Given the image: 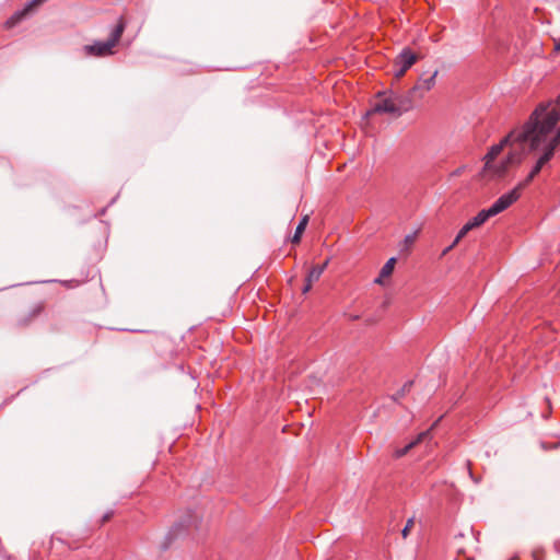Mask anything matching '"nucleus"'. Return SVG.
<instances>
[{"instance_id": "1", "label": "nucleus", "mask_w": 560, "mask_h": 560, "mask_svg": "<svg viewBox=\"0 0 560 560\" xmlns=\"http://www.w3.org/2000/svg\"><path fill=\"white\" fill-rule=\"evenodd\" d=\"M533 129H530L529 124L526 121L521 128L512 130L508 136H505L499 143L492 145L487 153L486 167L491 168V163L500 155V153L505 148H510L506 160L502 165L501 172H505V170L511 165H516L522 162L523 159V150L525 144H528L530 151L536 152L539 149L533 148Z\"/></svg>"}, {"instance_id": "2", "label": "nucleus", "mask_w": 560, "mask_h": 560, "mask_svg": "<svg viewBox=\"0 0 560 560\" xmlns=\"http://www.w3.org/2000/svg\"><path fill=\"white\" fill-rule=\"evenodd\" d=\"M412 108V98L407 95H400L389 92H378L373 102L370 114H392L400 116L402 113Z\"/></svg>"}, {"instance_id": "3", "label": "nucleus", "mask_w": 560, "mask_h": 560, "mask_svg": "<svg viewBox=\"0 0 560 560\" xmlns=\"http://www.w3.org/2000/svg\"><path fill=\"white\" fill-rule=\"evenodd\" d=\"M560 119V94L557 96L555 101H549L547 103H540L535 110L530 114L527 122L528 124H538L542 122V127L538 131V136H536L535 142L537 143L538 139L545 137L546 132L550 129L555 128Z\"/></svg>"}, {"instance_id": "4", "label": "nucleus", "mask_w": 560, "mask_h": 560, "mask_svg": "<svg viewBox=\"0 0 560 560\" xmlns=\"http://www.w3.org/2000/svg\"><path fill=\"white\" fill-rule=\"evenodd\" d=\"M544 160V158L537 159L535 165L533 166L526 178L520 182L511 191L500 196L492 203V206L488 208L493 217L503 212L520 199L523 189H525L533 182V179L545 168Z\"/></svg>"}, {"instance_id": "5", "label": "nucleus", "mask_w": 560, "mask_h": 560, "mask_svg": "<svg viewBox=\"0 0 560 560\" xmlns=\"http://www.w3.org/2000/svg\"><path fill=\"white\" fill-rule=\"evenodd\" d=\"M126 20L124 16H120L117 21V24L113 27L109 38L106 42H95L92 45H85L83 50L86 56L93 57H106L114 54V48L118 45L125 28H126Z\"/></svg>"}, {"instance_id": "6", "label": "nucleus", "mask_w": 560, "mask_h": 560, "mask_svg": "<svg viewBox=\"0 0 560 560\" xmlns=\"http://www.w3.org/2000/svg\"><path fill=\"white\" fill-rule=\"evenodd\" d=\"M199 518L196 514L188 511L184 513L171 527L167 534V541L185 537L190 535L194 530L198 528Z\"/></svg>"}, {"instance_id": "7", "label": "nucleus", "mask_w": 560, "mask_h": 560, "mask_svg": "<svg viewBox=\"0 0 560 560\" xmlns=\"http://www.w3.org/2000/svg\"><path fill=\"white\" fill-rule=\"evenodd\" d=\"M438 73L439 71L434 70L432 73L420 75L412 89L406 94L409 98H412V105L416 101L422 100L434 88Z\"/></svg>"}, {"instance_id": "8", "label": "nucleus", "mask_w": 560, "mask_h": 560, "mask_svg": "<svg viewBox=\"0 0 560 560\" xmlns=\"http://www.w3.org/2000/svg\"><path fill=\"white\" fill-rule=\"evenodd\" d=\"M419 57L410 48H404L394 59L393 73L396 79H400L418 61Z\"/></svg>"}, {"instance_id": "9", "label": "nucleus", "mask_w": 560, "mask_h": 560, "mask_svg": "<svg viewBox=\"0 0 560 560\" xmlns=\"http://www.w3.org/2000/svg\"><path fill=\"white\" fill-rule=\"evenodd\" d=\"M493 215L491 214V212L489 211V209H482L481 211L478 212L477 215H475L472 219H470L466 224H464V226L459 230L458 234L456 235L455 240L453 241V243L444 250V254L448 253L450 250H452L458 243L459 241L466 236V234L474 230V229H477L479 226H481L488 219L492 218Z\"/></svg>"}, {"instance_id": "10", "label": "nucleus", "mask_w": 560, "mask_h": 560, "mask_svg": "<svg viewBox=\"0 0 560 560\" xmlns=\"http://www.w3.org/2000/svg\"><path fill=\"white\" fill-rule=\"evenodd\" d=\"M47 0H32L30 1L22 10L16 11L12 16H10L5 22L7 28H12L18 25L22 20H24L28 14H31L35 9H37L40 4L46 2Z\"/></svg>"}, {"instance_id": "11", "label": "nucleus", "mask_w": 560, "mask_h": 560, "mask_svg": "<svg viewBox=\"0 0 560 560\" xmlns=\"http://www.w3.org/2000/svg\"><path fill=\"white\" fill-rule=\"evenodd\" d=\"M395 264H396V258H394V257L389 258V259L385 262V265L382 267V269H381V271H380L378 277L375 279V282H376V283L382 284V283H383V280H384L385 278L390 277V275H392V273H393V271H394Z\"/></svg>"}, {"instance_id": "12", "label": "nucleus", "mask_w": 560, "mask_h": 560, "mask_svg": "<svg viewBox=\"0 0 560 560\" xmlns=\"http://www.w3.org/2000/svg\"><path fill=\"white\" fill-rule=\"evenodd\" d=\"M429 435V431L420 433L416 441L408 443L405 447L395 451V457L399 458L406 455L417 443Z\"/></svg>"}, {"instance_id": "13", "label": "nucleus", "mask_w": 560, "mask_h": 560, "mask_svg": "<svg viewBox=\"0 0 560 560\" xmlns=\"http://www.w3.org/2000/svg\"><path fill=\"white\" fill-rule=\"evenodd\" d=\"M307 222H308V217L305 215L301 221L300 223L298 224L296 229H295V233L293 235V237L291 238V242L293 244H299L300 241H301V237H302V234L304 233L305 231V228L307 225Z\"/></svg>"}, {"instance_id": "14", "label": "nucleus", "mask_w": 560, "mask_h": 560, "mask_svg": "<svg viewBox=\"0 0 560 560\" xmlns=\"http://www.w3.org/2000/svg\"><path fill=\"white\" fill-rule=\"evenodd\" d=\"M326 266H327V261L324 265H322V266H319V265L318 266H314L308 271V273L306 276V279L308 280V282H313L314 283L315 281H317L320 278L322 273L324 272V269L326 268Z\"/></svg>"}, {"instance_id": "15", "label": "nucleus", "mask_w": 560, "mask_h": 560, "mask_svg": "<svg viewBox=\"0 0 560 560\" xmlns=\"http://www.w3.org/2000/svg\"><path fill=\"white\" fill-rule=\"evenodd\" d=\"M413 525H415V520L413 518H409L405 525V527L402 528L401 530V535L404 538H407L409 533L411 532V529L413 528Z\"/></svg>"}, {"instance_id": "16", "label": "nucleus", "mask_w": 560, "mask_h": 560, "mask_svg": "<svg viewBox=\"0 0 560 560\" xmlns=\"http://www.w3.org/2000/svg\"><path fill=\"white\" fill-rule=\"evenodd\" d=\"M312 285H313V282H308V280L305 279V284H304V287L302 289V292L304 294L307 293L311 290Z\"/></svg>"}, {"instance_id": "17", "label": "nucleus", "mask_w": 560, "mask_h": 560, "mask_svg": "<svg viewBox=\"0 0 560 560\" xmlns=\"http://www.w3.org/2000/svg\"><path fill=\"white\" fill-rule=\"evenodd\" d=\"M113 515H114V513L112 511L104 514L102 517V524H105L106 522H108L113 517Z\"/></svg>"}, {"instance_id": "18", "label": "nucleus", "mask_w": 560, "mask_h": 560, "mask_svg": "<svg viewBox=\"0 0 560 560\" xmlns=\"http://www.w3.org/2000/svg\"><path fill=\"white\" fill-rule=\"evenodd\" d=\"M553 44H555V51H560V38H555Z\"/></svg>"}, {"instance_id": "19", "label": "nucleus", "mask_w": 560, "mask_h": 560, "mask_svg": "<svg viewBox=\"0 0 560 560\" xmlns=\"http://www.w3.org/2000/svg\"><path fill=\"white\" fill-rule=\"evenodd\" d=\"M40 310H42V307H40V306H37V307L33 311L32 316H33V317H35L37 314H39Z\"/></svg>"}, {"instance_id": "20", "label": "nucleus", "mask_w": 560, "mask_h": 560, "mask_svg": "<svg viewBox=\"0 0 560 560\" xmlns=\"http://www.w3.org/2000/svg\"><path fill=\"white\" fill-rule=\"evenodd\" d=\"M413 238L415 237L412 235H408V236H406L405 241H406V243L411 244L413 242Z\"/></svg>"}, {"instance_id": "21", "label": "nucleus", "mask_w": 560, "mask_h": 560, "mask_svg": "<svg viewBox=\"0 0 560 560\" xmlns=\"http://www.w3.org/2000/svg\"><path fill=\"white\" fill-rule=\"evenodd\" d=\"M411 385H412V382L406 383V384L404 385L402 390L405 392V390L409 389V387H410Z\"/></svg>"}, {"instance_id": "22", "label": "nucleus", "mask_w": 560, "mask_h": 560, "mask_svg": "<svg viewBox=\"0 0 560 560\" xmlns=\"http://www.w3.org/2000/svg\"><path fill=\"white\" fill-rule=\"evenodd\" d=\"M534 558L537 560V551L534 552Z\"/></svg>"}]
</instances>
